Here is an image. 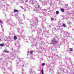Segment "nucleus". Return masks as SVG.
<instances>
[{"mask_svg":"<svg viewBox=\"0 0 74 74\" xmlns=\"http://www.w3.org/2000/svg\"><path fill=\"white\" fill-rule=\"evenodd\" d=\"M51 20H52V21H54V18H51Z\"/></svg>","mask_w":74,"mask_h":74,"instance_id":"nucleus-11","label":"nucleus"},{"mask_svg":"<svg viewBox=\"0 0 74 74\" xmlns=\"http://www.w3.org/2000/svg\"><path fill=\"white\" fill-rule=\"evenodd\" d=\"M2 23V21H1L0 20V23Z\"/></svg>","mask_w":74,"mask_h":74,"instance_id":"nucleus-15","label":"nucleus"},{"mask_svg":"<svg viewBox=\"0 0 74 74\" xmlns=\"http://www.w3.org/2000/svg\"><path fill=\"white\" fill-rule=\"evenodd\" d=\"M61 11L62 12H64V9L63 8L61 9Z\"/></svg>","mask_w":74,"mask_h":74,"instance_id":"nucleus-7","label":"nucleus"},{"mask_svg":"<svg viewBox=\"0 0 74 74\" xmlns=\"http://www.w3.org/2000/svg\"><path fill=\"white\" fill-rule=\"evenodd\" d=\"M5 52H7V53H8L9 51L7 50H5Z\"/></svg>","mask_w":74,"mask_h":74,"instance_id":"nucleus-6","label":"nucleus"},{"mask_svg":"<svg viewBox=\"0 0 74 74\" xmlns=\"http://www.w3.org/2000/svg\"><path fill=\"white\" fill-rule=\"evenodd\" d=\"M58 43V40H56L55 38H53L52 40L51 44L54 45H56Z\"/></svg>","mask_w":74,"mask_h":74,"instance_id":"nucleus-1","label":"nucleus"},{"mask_svg":"<svg viewBox=\"0 0 74 74\" xmlns=\"http://www.w3.org/2000/svg\"><path fill=\"white\" fill-rule=\"evenodd\" d=\"M44 10H45V9Z\"/></svg>","mask_w":74,"mask_h":74,"instance_id":"nucleus-17","label":"nucleus"},{"mask_svg":"<svg viewBox=\"0 0 74 74\" xmlns=\"http://www.w3.org/2000/svg\"><path fill=\"white\" fill-rule=\"evenodd\" d=\"M40 7V5H38V7Z\"/></svg>","mask_w":74,"mask_h":74,"instance_id":"nucleus-16","label":"nucleus"},{"mask_svg":"<svg viewBox=\"0 0 74 74\" xmlns=\"http://www.w3.org/2000/svg\"><path fill=\"white\" fill-rule=\"evenodd\" d=\"M27 1H28L27 0H26L25 1L26 3H27Z\"/></svg>","mask_w":74,"mask_h":74,"instance_id":"nucleus-14","label":"nucleus"},{"mask_svg":"<svg viewBox=\"0 0 74 74\" xmlns=\"http://www.w3.org/2000/svg\"><path fill=\"white\" fill-rule=\"evenodd\" d=\"M70 51H73V49L71 48H70Z\"/></svg>","mask_w":74,"mask_h":74,"instance_id":"nucleus-9","label":"nucleus"},{"mask_svg":"<svg viewBox=\"0 0 74 74\" xmlns=\"http://www.w3.org/2000/svg\"><path fill=\"white\" fill-rule=\"evenodd\" d=\"M42 66H44V65H45V63H42Z\"/></svg>","mask_w":74,"mask_h":74,"instance_id":"nucleus-12","label":"nucleus"},{"mask_svg":"<svg viewBox=\"0 0 74 74\" xmlns=\"http://www.w3.org/2000/svg\"><path fill=\"white\" fill-rule=\"evenodd\" d=\"M56 13L57 14H59V11H57L56 12Z\"/></svg>","mask_w":74,"mask_h":74,"instance_id":"nucleus-8","label":"nucleus"},{"mask_svg":"<svg viewBox=\"0 0 74 74\" xmlns=\"http://www.w3.org/2000/svg\"><path fill=\"white\" fill-rule=\"evenodd\" d=\"M14 40H15L17 39V37H16V36H14Z\"/></svg>","mask_w":74,"mask_h":74,"instance_id":"nucleus-3","label":"nucleus"},{"mask_svg":"<svg viewBox=\"0 0 74 74\" xmlns=\"http://www.w3.org/2000/svg\"><path fill=\"white\" fill-rule=\"evenodd\" d=\"M14 12H18V10H17L14 9Z\"/></svg>","mask_w":74,"mask_h":74,"instance_id":"nucleus-2","label":"nucleus"},{"mask_svg":"<svg viewBox=\"0 0 74 74\" xmlns=\"http://www.w3.org/2000/svg\"><path fill=\"white\" fill-rule=\"evenodd\" d=\"M41 73L42 74H44V71L43 70V69H42L41 70Z\"/></svg>","mask_w":74,"mask_h":74,"instance_id":"nucleus-4","label":"nucleus"},{"mask_svg":"<svg viewBox=\"0 0 74 74\" xmlns=\"http://www.w3.org/2000/svg\"><path fill=\"white\" fill-rule=\"evenodd\" d=\"M0 45L1 47L4 46V44H0Z\"/></svg>","mask_w":74,"mask_h":74,"instance_id":"nucleus-5","label":"nucleus"},{"mask_svg":"<svg viewBox=\"0 0 74 74\" xmlns=\"http://www.w3.org/2000/svg\"><path fill=\"white\" fill-rule=\"evenodd\" d=\"M62 26L64 27H65V26H66V25L65 24H63Z\"/></svg>","mask_w":74,"mask_h":74,"instance_id":"nucleus-10","label":"nucleus"},{"mask_svg":"<svg viewBox=\"0 0 74 74\" xmlns=\"http://www.w3.org/2000/svg\"><path fill=\"white\" fill-rule=\"evenodd\" d=\"M30 53H33V51H31L30 52Z\"/></svg>","mask_w":74,"mask_h":74,"instance_id":"nucleus-13","label":"nucleus"}]
</instances>
